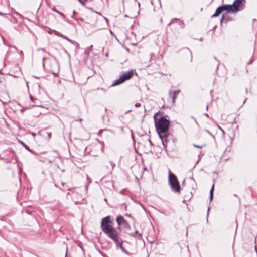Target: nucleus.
<instances>
[{
	"label": "nucleus",
	"mask_w": 257,
	"mask_h": 257,
	"mask_svg": "<svg viewBox=\"0 0 257 257\" xmlns=\"http://www.w3.org/2000/svg\"><path fill=\"white\" fill-rule=\"evenodd\" d=\"M116 221L117 223L118 229L113 227L114 223L110 216H107L102 219L101 228L107 236L114 242L116 246L117 247H120L122 251H124L125 249L122 246L123 240L118 230L121 226L126 229H129L130 226L128 222L121 215L117 217Z\"/></svg>",
	"instance_id": "obj_1"
},
{
	"label": "nucleus",
	"mask_w": 257,
	"mask_h": 257,
	"mask_svg": "<svg viewBox=\"0 0 257 257\" xmlns=\"http://www.w3.org/2000/svg\"><path fill=\"white\" fill-rule=\"evenodd\" d=\"M157 114L158 113L155 114L154 119L156 130L160 135V133H165L168 131L170 122L169 120L164 116L160 117L157 120L156 118Z\"/></svg>",
	"instance_id": "obj_2"
},
{
	"label": "nucleus",
	"mask_w": 257,
	"mask_h": 257,
	"mask_svg": "<svg viewBox=\"0 0 257 257\" xmlns=\"http://www.w3.org/2000/svg\"><path fill=\"white\" fill-rule=\"evenodd\" d=\"M43 65L44 69L48 72L56 75L59 71V66L57 62L55 60H52L43 58Z\"/></svg>",
	"instance_id": "obj_3"
},
{
	"label": "nucleus",
	"mask_w": 257,
	"mask_h": 257,
	"mask_svg": "<svg viewBox=\"0 0 257 257\" xmlns=\"http://www.w3.org/2000/svg\"><path fill=\"white\" fill-rule=\"evenodd\" d=\"M169 182L172 190L175 192H179L180 186L176 176L170 171H169Z\"/></svg>",
	"instance_id": "obj_4"
},
{
	"label": "nucleus",
	"mask_w": 257,
	"mask_h": 257,
	"mask_svg": "<svg viewBox=\"0 0 257 257\" xmlns=\"http://www.w3.org/2000/svg\"><path fill=\"white\" fill-rule=\"evenodd\" d=\"M133 70L123 72L119 78L114 82L112 86H114L123 83L125 81L130 79L133 76Z\"/></svg>",
	"instance_id": "obj_5"
},
{
	"label": "nucleus",
	"mask_w": 257,
	"mask_h": 257,
	"mask_svg": "<svg viewBox=\"0 0 257 257\" xmlns=\"http://www.w3.org/2000/svg\"><path fill=\"white\" fill-rule=\"evenodd\" d=\"M245 1L243 0H235L231 5L233 10V13H236L243 10L244 7Z\"/></svg>",
	"instance_id": "obj_6"
},
{
	"label": "nucleus",
	"mask_w": 257,
	"mask_h": 257,
	"mask_svg": "<svg viewBox=\"0 0 257 257\" xmlns=\"http://www.w3.org/2000/svg\"><path fill=\"white\" fill-rule=\"evenodd\" d=\"M180 90H177V91H170L169 92V94L170 95V96L171 97H172V101H173V103H174L175 102V98L177 97V96L179 95V94L180 93Z\"/></svg>",
	"instance_id": "obj_7"
},
{
	"label": "nucleus",
	"mask_w": 257,
	"mask_h": 257,
	"mask_svg": "<svg viewBox=\"0 0 257 257\" xmlns=\"http://www.w3.org/2000/svg\"><path fill=\"white\" fill-rule=\"evenodd\" d=\"M222 11H226L227 12H231L233 13V10L231 5H224L220 6Z\"/></svg>",
	"instance_id": "obj_8"
},
{
	"label": "nucleus",
	"mask_w": 257,
	"mask_h": 257,
	"mask_svg": "<svg viewBox=\"0 0 257 257\" xmlns=\"http://www.w3.org/2000/svg\"><path fill=\"white\" fill-rule=\"evenodd\" d=\"M222 12V10L221 9V8L220 7H218L215 13L212 15V17H216L218 16Z\"/></svg>",
	"instance_id": "obj_9"
},
{
	"label": "nucleus",
	"mask_w": 257,
	"mask_h": 257,
	"mask_svg": "<svg viewBox=\"0 0 257 257\" xmlns=\"http://www.w3.org/2000/svg\"><path fill=\"white\" fill-rule=\"evenodd\" d=\"M214 186V185L213 184L210 191V199L211 201L212 200L213 197Z\"/></svg>",
	"instance_id": "obj_10"
},
{
	"label": "nucleus",
	"mask_w": 257,
	"mask_h": 257,
	"mask_svg": "<svg viewBox=\"0 0 257 257\" xmlns=\"http://www.w3.org/2000/svg\"><path fill=\"white\" fill-rule=\"evenodd\" d=\"M61 36L63 37L64 38L67 39V40H68L69 41H70L71 43H72V44H76L77 46L78 45V44L75 41H72L69 39H68V38H67L65 36H63L62 35H60Z\"/></svg>",
	"instance_id": "obj_11"
},
{
	"label": "nucleus",
	"mask_w": 257,
	"mask_h": 257,
	"mask_svg": "<svg viewBox=\"0 0 257 257\" xmlns=\"http://www.w3.org/2000/svg\"><path fill=\"white\" fill-rule=\"evenodd\" d=\"M93 45H91L89 47H87L85 50V53H86L87 55H89V51H91L92 50Z\"/></svg>",
	"instance_id": "obj_12"
},
{
	"label": "nucleus",
	"mask_w": 257,
	"mask_h": 257,
	"mask_svg": "<svg viewBox=\"0 0 257 257\" xmlns=\"http://www.w3.org/2000/svg\"><path fill=\"white\" fill-rule=\"evenodd\" d=\"M80 3L83 5L84 6L85 4V2L86 1H87V0H78Z\"/></svg>",
	"instance_id": "obj_13"
},
{
	"label": "nucleus",
	"mask_w": 257,
	"mask_h": 257,
	"mask_svg": "<svg viewBox=\"0 0 257 257\" xmlns=\"http://www.w3.org/2000/svg\"><path fill=\"white\" fill-rule=\"evenodd\" d=\"M135 106L136 107H139L141 106V104L139 103H137L135 104Z\"/></svg>",
	"instance_id": "obj_14"
},
{
	"label": "nucleus",
	"mask_w": 257,
	"mask_h": 257,
	"mask_svg": "<svg viewBox=\"0 0 257 257\" xmlns=\"http://www.w3.org/2000/svg\"><path fill=\"white\" fill-rule=\"evenodd\" d=\"M110 163L111 164L112 167L113 168L115 166V164L112 161H110Z\"/></svg>",
	"instance_id": "obj_15"
},
{
	"label": "nucleus",
	"mask_w": 257,
	"mask_h": 257,
	"mask_svg": "<svg viewBox=\"0 0 257 257\" xmlns=\"http://www.w3.org/2000/svg\"><path fill=\"white\" fill-rule=\"evenodd\" d=\"M194 146L196 148H202V146H199V145H194Z\"/></svg>",
	"instance_id": "obj_16"
},
{
	"label": "nucleus",
	"mask_w": 257,
	"mask_h": 257,
	"mask_svg": "<svg viewBox=\"0 0 257 257\" xmlns=\"http://www.w3.org/2000/svg\"><path fill=\"white\" fill-rule=\"evenodd\" d=\"M103 132L102 130H100L98 133V135L100 136Z\"/></svg>",
	"instance_id": "obj_17"
},
{
	"label": "nucleus",
	"mask_w": 257,
	"mask_h": 257,
	"mask_svg": "<svg viewBox=\"0 0 257 257\" xmlns=\"http://www.w3.org/2000/svg\"><path fill=\"white\" fill-rule=\"evenodd\" d=\"M48 136L49 139H50L51 137V133H48Z\"/></svg>",
	"instance_id": "obj_18"
},
{
	"label": "nucleus",
	"mask_w": 257,
	"mask_h": 257,
	"mask_svg": "<svg viewBox=\"0 0 257 257\" xmlns=\"http://www.w3.org/2000/svg\"><path fill=\"white\" fill-rule=\"evenodd\" d=\"M30 99L32 102L34 101V98H33L32 96H30Z\"/></svg>",
	"instance_id": "obj_19"
},
{
	"label": "nucleus",
	"mask_w": 257,
	"mask_h": 257,
	"mask_svg": "<svg viewBox=\"0 0 257 257\" xmlns=\"http://www.w3.org/2000/svg\"><path fill=\"white\" fill-rule=\"evenodd\" d=\"M56 12H57L58 13H59L60 15H61V16H64L62 13H60V12H58V11H56Z\"/></svg>",
	"instance_id": "obj_20"
},
{
	"label": "nucleus",
	"mask_w": 257,
	"mask_h": 257,
	"mask_svg": "<svg viewBox=\"0 0 257 257\" xmlns=\"http://www.w3.org/2000/svg\"><path fill=\"white\" fill-rule=\"evenodd\" d=\"M224 18V16L223 15V16H222V18H221V22H222V21L223 20Z\"/></svg>",
	"instance_id": "obj_21"
},
{
	"label": "nucleus",
	"mask_w": 257,
	"mask_h": 257,
	"mask_svg": "<svg viewBox=\"0 0 257 257\" xmlns=\"http://www.w3.org/2000/svg\"><path fill=\"white\" fill-rule=\"evenodd\" d=\"M87 8L92 11V8Z\"/></svg>",
	"instance_id": "obj_22"
},
{
	"label": "nucleus",
	"mask_w": 257,
	"mask_h": 257,
	"mask_svg": "<svg viewBox=\"0 0 257 257\" xmlns=\"http://www.w3.org/2000/svg\"><path fill=\"white\" fill-rule=\"evenodd\" d=\"M25 146V147L27 149L29 150L28 148L26 146Z\"/></svg>",
	"instance_id": "obj_23"
},
{
	"label": "nucleus",
	"mask_w": 257,
	"mask_h": 257,
	"mask_svg": "<svg viewBox=\"0 0 257 257\" xmlns=\"http://www.w3.org/2000/svg\"><path fill=\"white\" fill-rule=\"evenodd\" d=\"M4 14L0 12V15H3Z\"/></svg>",
	"instance_id": "obj_24"
}]
</instances>
